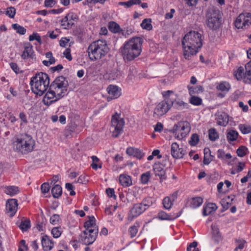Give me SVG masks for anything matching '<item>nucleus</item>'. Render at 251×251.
<instances>
[{
    "instance_id": "obj_1",
    "label": "nucleus",
    "mask_w": 251,
    "mask_h": 251,
    "mask_svg": "<svg viewBox=\"0 0 251 251\" xmlns=\"http://www.w3.org/2000/svg\"><path fill=\"white\" fill-rule=\"evenodd\" d=\"M201 34L197 31H190L183 38L182 44L183 55L186 59L189 60L198 52L202 46Z\"/></svg>"
},
{
    "instance_id": "obj_42",
    "label": "nucleus",
    "mask_w": 251,
    "mask_h": 251,
    "mask_svg": "<svg viewBox=\"0 0 251 251\" xmlns=\"http://www.w3.org/2000/svg\"><path fill=\"white\" fill-rule=\"evenodd\" d=\"M162 203L164 208L166 209H170L172 205V202L168 197H166L163 199Z\"/></svg>"
},
{
    "instance_id": "obj_2",
    "label": "nucleus",
    "mask_w": 251,
    "mask_h": 251,
    "mask_svg": "<svg viewBox=\"0 0 251 251\" xmlns=\"http://www.w3.org/2000/svg\"><path fill=\"white\" fill-rule=\"evenodd\" d=\"M143 42V39L140 37H134L126 41L121 48L124 59L131 61L137 57L142 51Z\"/></svg>"
},
{
    "instance_id": "obj_39",
    "label": "nucleus",
    "mask_w": 251,
    "mask_h": 251,
    "mask_svg": "<svg viewBox=\"0 0 251 251\" xmlns=\"http://www.w3.org/2000/svg\"><path fill=\"white\" fill-rule=\"evenodd\" d=\"M190 102L195 105H200L201 104L202 100L199 97L192 96L189 100Z\"/></svg>"
},
{
    "instance_id": "obj_59",
    "label": "nucleus",
    "mask_w": 251,
    "mask_h": 251,
    "mask_svg": "<svg viewBox=\"0 0 251 251\" xmlns=\"http://www.w3.org/2000/svg\"><path fill=\"white\" fill-rule=\"evenodd\" d=\"M51 233L54 238H58L61 235V231L58 227H53L51 230Z\"/></svg>"
},
{
    "instance_id": "obj_54",
    "label": "nucleus",
    "mask_w": 251,
    "mask_h": 251,
    "mask_svg": "<svg viewBox=\"0 0 251 251\" xmlns=\"http://www.w3.org/2000/svg\"><path fill=\"white\" fill-rule=\"evenodd\" d=\"M214 156L211 154H205L204 155L203 163L205 165H208L213 159Z\"/></svg>"
},
{
    "instance_id": "obj_19",
    "label": "nucleus",
    "mask_w": 251,
    "mask_h": 251,
    "mask_svg": "<svg viewBox=\"0 0 251 251\" xmlns=\"http://www.w3.org/2000/svg\"><path fill=\"white\" fill-rule=\"evenodd\" d=\"M109 94V99H115L118 98L121 94V90L118 86L115 85H110L107 88Z\"/></svg>"
},
{
    "instance_id": "obj_3",
    "label": "nucleus",
    "mask_w": 251,
    "mask_h": 251,
    "mask_svg": "<svg viewBox=\"0 0 251 251\" xmlns=\"http://www.w3.org/2000/svg\"><path fill=\"white\" fill-rule=\"evenodd\" d=\"M49 84L48 75L42 72L36 74L31 78L30 82L32 92L39 96H42L46 91Z\"/></svg>"
},
{
    "instance_id": "obj_33",
    "label": "nucleus",
    "mask_w": 251,
    "mask_h": 251,
    "mask_svg": "<svg viewBox=\"0 0 251 251\" xmlns=\"http://www.w3.org/2000/svg\"><path fill=\"white\" fill-rule=\"evenodd\" d=\"M151 19H145L141 24V26L145 29L150 30L152 29V26L151 24Z\"/></svg>"
},
{
    "instance_id": "obj_52",
    "label": "nucleus",
    "mask_w": 251,
    "mask_h": 251,
    "mask_svg": "<svg viewBox=\"0 0 251 251\" xmlns=\"http://www.w3.org/2000/svg\"><path fill=\"white\" fill-rule=\"evenodd\" d=\"M59 215L58 214H54L50 218V223L53 225H56L59 223Z\"/></svg>"
},
{
    "instance_id": "obj_30",
    "label": "nucleus",
    "mask_w": 251,
    "mask_h": 251,
    "mask_svg": "<svg viewBox=\"0 0 251 251\" xmlns=\"http://www.w3.org/2000/svg\"><path fill=\"white\" fill-rule=\"evenodd\" d=\"M202 202L203 200L201 198H194L191 200L190 206L192 208H196L199 207Z\"/></svg>"
},
{
    "instance_id": "obj_14",
    "label": "nucleus",
    "mask_w": 251,
    "mask_h": 251,
    "mask_svg": "<svg viewBox=\"0 0 251 251\" xmlns=\"http://www.w3.org/2000/svg\"><path fill=\"white\" fill-rule=\"evenodd\" d=\"M147 209L141 203L135 204L130 210L128 216V220L130 221L140 215L145 210Z\"/></svg>"
},
{
    "instance_id": "obj_40",
    "label": "nucleus",
    "mask_w": 251,
    "mask_h": 251,
    "mask_svg": "<svg viewBox=\"0 0 251 251\" xmlns=\"http://www.w3.org/2000/svg\"><path fill=\"white\" fill-rule=\"evenodd\" d=\"M246 73L245 77L250 81L251 80V60L245 66Z\"/></svg>"
},
{
    "instance_id": "obj_43",
    "label": "nucleus",
    "mask_w": 251,
    "mask_h": 251,
    "mask_svg": "<svg viewBox=\"0 0 251 251\" xmlns=\"http://www.w3.org/2000/svg\"><path fill=\"white\" fill-rule=\"evenodd\" d=\"M158 217L159 219L162 220H172L174 219L171 218L169 215L163 211L159 212Z\"/></svg>"
},
{
    "instance_id": "obj_57",
    "label": "nucleus",
    "mask_w": 251,
    "mask_h": 251,
    "mask_svg": "<svg viewBox=\"0 0 251 251\" xmlns=\"http://www.w3.org/2000/svg\"><path fill=\"white\" fill-rule=\"evenodd\" d=\"M41 189L43 193H47L50 190L49 184L48 182L43 183L41 187Z\"/></svg>"
},
{
    "instance_id": "obj_29",
    "label": "nucleus",
    "mask_w": 251,
    "mask_h": 251,
    "mask_svg": "<svg viewBox=\"0 0 251 251\" xmlns=\"http://www.w3.org/2000/svg\"><path fill=\"white\" fill-rule=\"evenodd\" d=\"M217 209V206L214 203H209L203 210V215L207 216Z\"/></svg>"
},
{
    "instance_id": "obj_4",
    "label": "nucleus",
    "mask_w": 251,
    "mask_h": 251,
    "mask_svg": "<svg viewBox=\"0 0 251 251\" xmlns=\"http://www.w3.org/2000/svg\"><path fill=\"white\" fill-rule=\"evenodd\" d=\"M109 49L105 40H99L91 43L88 48V53L90 60L100 59L108 52Z\"/></svg>"
},
{
    "instance_id": "obj_32",
    "label": "nucleus",
    "mask_w": 251,
    "mask_h": 251,
    "mask_svg": "<svg viewBox=\"0 0 251 251\" xmlns=\"http://www.w3.org/2000/svg\"><path fill=\"white\" fill-rule=\"evenodd\" d=\"M238 136V133L236 130H230L227 132L226 137L229 142L235 141Z\"/></svg>"
},
{
    "instance_id": "obj_13",
    "label": "nucleus",
    "mask_w": 251,
    "mask_h": 251,
    "mask_svg": "<svg viewBox=\"0 0 251 251\" xmlns=\"http://www.w3.org/2000/svg\"><path fill=\"white\" fill-rule=\"evenodd\" d=\"M60 98L57 96V93L54 92L50 87L49 90L47 92L43 98V102L44 104L49 106L53 102L56 101Z\"/></svg>"
},
{
    "instance_id": "obj_22",
    "label": "nucleus",
    "mask_w": 251,
    "mask_h": 251,
    "mask_svg": "<svg viewBox=\"0 0 251 251\" xmlns=\"http://www.w3.org/2000/svg\"><path fill=\"white\" fill-rule=\"evenodd\" d=\"M126 152L130 156H133L138 159H141L144 156L143 153L139 149L134 148H128L126 149Z\"/></svg>"
},
{
    "instance_id": "obj_53",
    "label": "nucleus",
    "mask_w": 251,
    "mask_h": 251,
    "mask_svg": "<svg viewBox=\"0 0 251 251\" xmlns=\"http://www.w3.org/2000/svg\"><path fill=\"white\" fill-rule=\"evenodd\" d=\"M150 177V173L149 172H147L145 174H142L141 177V182L144 184L147 183L149 181Z\"/></svg>"
},
{
    "instance_id": "obj_34",
    "label": "nucleus",
    "mask_w": 251,
    "mask_h": 251,
    "mask_svg": "<svg viewBox=\"0 0 251 251\" xmlns=\"http://www.w3.org/2000/svg\"><path fill=\"white\" fill-rule=\"evenodd\" d=\"M108 28L110 31L113 33H118L120 30L119 25L114 22H110L109 23Z\"/></svg>"
},
{
    "instance_id": "obj_55",
    "label": "nucleus",
    "mask_w": 251,
    "mask_h": 251,
    "mask_svg": "<svg viewBox=\"0 0 251 251\" xmlns=\"http://www.w3.org/2000/svg\"><path fill=\"white\" fill-rule=\"evenodd\" d=\"M138 228L137 226H131L129 229V232L130 233V235L131 237L133 238L135 237L137 233Z\"/></svg>"
},
{
    "instance_id": "obj_11",
    "label": "nucleus",
    "mask_w": 251,
    "mask_h": 251,
    "mask_svg": "<svg viewBox=\"0 0 251 251\" xmlns=\"http://www.w3.org/2000/svg\"><path fill=\"white\" fill-rule=\"evenodd\" d=\"M98 233V228L84 230L80 234L79 240L86 245L92 244L96 240Z\"/></svg>"
},
{
    "instance_id": "obj_61",
    "label": "nucleus",
    "mask_w": 251,
    "mask_h": 251,
    "mask_svg": "<svg viewBox=\"0 0 251 251\" xmlns=\"http://www.w3.org/2000/svg\"><path fill=\"white\" fill-rule=\"evenodd\" d=\"M106 193L108 197L113 198L114 199H116V196L115 195V191L113 189L110 188L106 189Z\"/></svg>"
},
{
    "instance_id": "obj_63",
    "label": "nucleus",
    "mask_w": 251,
    "mask_h": 251,
    "mask_svg": "<svg viewBox=\"0 0 251 251\" xmlns=\"http://www.w3.org/2000/svg\"><path fill=\"white\" fill-rule=\"evenodd\" d=\"M228 200H229V197L226 199H223L221 201V204L225 210L228 208L229 202L227 201Z\"/></svg>"
},
{
    "instance_id": "obj_60",
    "label": "nucleus",
    "mask_w": 251,
    "mask_h": 251,
    "mask_svg": "<svg viewBox=\"0 0 251 251\" xmlns=\"http://www.w3.org/2000/svg\"><path fill=\"white\" fill-rule=\"evenodd\" d=\"M66 188L68 190L70 191V195L71 196H74L75 194V192L74 190V186L71 183H67L66 184Z\"/></svg>"
},
{
    "instance_id": "obj_26",
    "label": "nucleus",
    "mask_w": 251,
    "mask_h": 251,
    "mask_svg": "<svg viewBox=\"0 0 251 251\" xmlns=\"http://www.w3.org/2000/svg\"><path fill=\"white\" fill-rule=\"evenodd\" d=\"M173 106L178 110H183L188 108L189 104L180 100H176L173 101Z\"/></svg>"
},
{
    "instance_id": "obj_20",
    "label": "nucleus",
    "mask_w": 251,
    "mask_h": 251,
    "mask_svg": "<svg viewBox=\"0 0 251 251\" xmlns=\"http://www.w3.org/2000/svg\"><path fill=\"white\" fill-rule=\"evenodd\" d=\"M41 243L43 249L45 251H49L53 247V242L46 235L42 236Z\"/></svg>"
},
{
    "instance_id": "obj_46",
    "label": "nucleus",
    "mask_w": 251,
    "mask_h": 251,
    "mask_svg": "<svg viewBox=\"0 0 251 251\" xmlns=\"http://www.w3.org/2000/svg\"><path fill=\"white\" fill-rule=\"evenodd\" d=\"M244 76L245 77V73H244V70L242 67H239L237 71L236 74H235V76L238 80H240L242 78L243 76Z\"/></svg>"
},
{
    "instance_id": "obj_45",
    "label": "nucleus",
    "mask_w": 251,
    "mask_h": 251,
    "mask_svg": "<svg viewBox=\"0 0 251 251\" xmlns=\"http://www.w3.org/2000/svg\"><path fill=\"white\" fill-rule=\"evenodd\" d=\"M199 141V136L197 134H193L189 141V144L192 146H196Z\"/></svg>"
},
{
    "instance_id": "obj_31",
    "label": "nucleus",
    "mask_w": 251,
    "mask_h": 251,
    "mask_svg": "<svg viewBox=\"0 0 251 251\" xmlns=\"http://www.w3.org/2000/svg\"><path fill=\"white\" fill-rule=\"evenodd\" d=\"M212 233L215 240L218 242L221 239V234L219 229L216 225L211 226Z\"/></svg>"
},
{
    "instance_id": "obj_56",
    "label": "nucleus",
    "mask_w": 251,
    "mask_h": 251,
    "mask_svg": "<svg viewBox=\"0 0 251 251\" xmlns=\"http://www.w3.org/2000/svg\"><path fill=\"white\" fill-rule=\"evenodd\" d=\"M10 66L11 69L16 74H19L22 72L16 63L12 62L10 64Z\"/></svg>"
},
{
    "instance_id": "obj_6",
    "label": "nucleus",
    "mask_w": 251,
    "mask_h": 251,
    "mask_svg": "<svg viewBox=\"0 0 251 251\" xmlns=\"http://www.w3.org/2000/svg\"><path fill=\"white\" fill-rule=\"evenodd\" d=\"M206 24L211 29H217L221 25V15L220 10L214 6L208 8L206 14Z\"/></svg>"
},
{
    "instance_id": "obj_48",
    "label": "nucleus",
    "mask_w": 251,
    "mask_h": 251,
    "mask_svg": "<svg viewBox=\"0 0 251 251\" xmlns=\"http://www.w3.org/2000/svg\"><path fill=\"white\" fill-rule=\"evenodd\" d=\"M16 14V9L14 7H10L7 8L6 15L11 18H13Z\"/></svg>"
},
{
    "instance_id": "obj_58",
    "label": "nucleus",
    "mask_w": 251,
    "mask_h": 251,
    "mask_svg": "<svg viewBox=\"0 0 251 251\" xmlns=\"http://www.w3.org/2000/svg\"><path fill=\"white\" fill-rule=\"evenodd\" d=\"M27 251V246L25 244V241L24 240L21 241L19 247V251Z\"/></svg>"
},
{
    "instance_id": "obj_51",
    "label": "nucleus",
    "mask_w": 251,
    "mask_h": 251,
    "mask_svg": "<svg viewBox=\"0 0 251 251\" xmlns=\"http://www.w3.org/2000/svg\"><path fill=\"white\" fill-rule=\"evenodd\" d=\"M34 40H36L40 44L42 43L41 37L37 33H33L29 37V40L30 41H32Z\"/></svg>"
},
{
    "instance_id": "obj_12",
    "label": "nucleus",
    "mask_w": 251,
    "mask_h": 251,
    "mask_svg": "<svg viewBox=\"0 0 251 251\" xmlns=\"http://www.w3.org/2000/svg\"><path fill=\"white\" fill-rule=\"evenodd\" d=\"M236 28H246L251 24V14L249 13L240 14L234 22Z\"/></svg>"
},
{
    "instance_id": "obj_36",
    "label": "nucleus",
    "mask_w": 251,
    "mask_h": 251,
    "mask_svg": "<svg viewBox=\"0 0 251 251\" xmlns=\"http://www.w3.org/2000/svg\"><path fill=\"white\" fill-rule=\"evenodd\" d=\"M12 28L16 30V32L21 35H24L26 32V29L17 24H14L12 25Z\"/></svg>"
},
{
    "instance_id": "obj_38",
    "label": "nucleus",
    "mask_w": 251,
    "mask_h": 251,
    "mask_svg": "<svg viewBox=\"0 0 251 251\" xmlns=\"http://www.w3.org/2000/svg\"><path fill=\"white\" fill-rule=\"evenodd\" d=\"M217 88L222 91H228L230 89V85L227 82H223L217 86Z\"/></svg>"
},
{
    "instance_id": "obj_37",
    "label": "nucleus",
    "mask_w": 251,
    "mask_h": 251,
    "mask_svg": "<svg viewBox=\"0 0 251 251\" xmlns=\"http://www.w3.org/2000/svg\"><path fill=\"white\" fill-rule=\"evenodd\" d=\"M239 129L243 134H248L251 132V126L245 124L239 126Z\"/></svg>"
},
{
    "instance_id": "obj_18",
    "label": "nucleus",
    "mask_w": 251,
    "mask_h": 251,
    "mask_svg": "<svg viewBox=\"0 0 251 251\" xmlns=\"http://www.w3.org/2000/svg\"><path fill=\"white\" fill-rule=\"evenodd\" d=\"M34 56V54L32 46L30 43L25 44L24 47V50L21 55L22 58L24 59L28 58L33 59Z\"/></svg>"
},
{
    "instance_id": "obj_16",
    "label": "nucleus",
    "mask_w": 251,
    "mask_h": 251,
    "mask_svg": "<svg viewBox=\"0 0 251 251\" xmlns=\"http://www.w3.org/2000/svg\"><path fill=\"white\" fill-rule=\"evenodd\" d=\"M185 152L182 148H179L177 143H173L171 146V154L174 158H181L185 154Z\"/></svg>"
},
{
    "instance_id": "obj_25",
    "label": "nucleus",
    "mask_w": 251,
    "mask_h": 251,
    "mask_svg": "<svg viewBox=\"0 0 251 251\" xmlns=\"http://www.w3.org/2000/svg\"><path fill=\"white\" fill-rule=\"evenodd\" d=\"M119 181L121 185L125 187H127L132 184L130 176L126 175H121L119 177Z\"/></svg>"
},
{
    "instance_id": "obj_28",
    "label": "nucleus",
    "mask_w": 251,
    "mask_h": 251,
    "mask_svg": "<svg viewBox=\"0 0 251 251\" xmlns=\"http://www.w3.org/2000/svg\"><path fill=\"white\" fill-rule=\"evenodd\" d=\"M4 189V193L11 196L17 194L19 192L18 187L15 186H6Z\"/></svg>"
},
{
    "instance_id": "obj_21",
    "label": "nucleus",
    "mask_w": 251,
    "mask_h": 251,
    "mask_svg": "<svg viewBox=\"0 0 251 251\" xmlns=\"http://www.w3.org/2000/svg\"><path fill=\"white\" fill-rule=\"evenodd\" d=\"M217 124L225 126L228 123V116L225 112L219 113L217 115Z\"/></svg>"
},
{
    "instance_id": "obj_8",
    "label": "nucleus",
    "mask_w": 251,
    "mask_h": 251,
    "mask_svg": "<svg viewBox=\"0 0 251 251\" xmlns=\"http://www.w3.org/2000/svg\"><path fill=\"white\" fill-rule=\"evenodd\" d=\"M191 130L190 124L187 121H180L175 124L171 131L176 138L181 140L185 138Z\"/></svg>"
},
{
    "instance_id": "obj_23",
    "label": "nucleus",
    "mask_w": 251,
    "mask_h": 251,
    "mask_svg": "<svg viewBox=\"0 0 251 251\" xmlns=\"http://www.w3.org/2000/svg\"><path fill=\"white\" fill-rule=\"evenodd\" d=\"M73 13H68L63 19L61 21V25L64 26L65 29H69L72 27L74 24L73 22L69 21L68 18H72Z\"/></svg>"
},
{
    "instance_id": "obj_50",
    "label": "nucleus",
    "mask_w": 251,
    "mask_h": 251,
    "mask_svg": "<svg viewBox=\"0 0 251 251\" xmlns=\"http://www.w3.org/2000/svg\"><path fill=\"white\" fill-rule=\"evenodd\" d=\"M188 88L189 90V94L192 97V96H194V95L198 93L199 91H202V87L200 86L199 87H190L189 86H188Z\"/></svg>"
},
{
    "instance_id": "obj_35",
    "label": "nucleus",
    "mask_w": 251,
    "mask_h": 251,
    "mask_svg": "<svg viewBox=\"0 0 251 251\" xmlns=\"http://www.w3.org/2000/svg\"><path fill=\"white\" fill-rule=\"evenodd\" d=\"M19 228L23 231H26L30 227V222L28 220L21 221L19 225Z\"/></svg>"
},
{
    "instance_id": "obj_7",
    "label": "nucleus",
    "mask_w": 251,
    "mask_h": 251,
    "mask_svg": "<svg viewBox=\"0 0 251 251\" xmlns=\"http://www.w3.org/2000/svg\"><path fill=\"white\" fill-rule=\"evenodd\" d=\"M68 86L69 83L66 78L63 76H59L54 79L50 87L57 93L59 98H62L67 94Z\"/></svg>"
},
{
    "instance_id": "obj_44",
    "label": "nucleus",
    "mask_w": 251,
    "mask_h": 251,
    "mask_svg": "<svg viewBox=\"0 0 251 251\" xmlns=\"http://www.w3.org/2000/svg\"><path fill=\"white\" fill-rule=\"evenodd\" d=\"M248 149L245 146L240 147L236 151V153L238 156L240 157H244L246 154Z\"/></svg>"
},
{
    "instance_id": "obj_62",
    "label": "nucleus",
    "mask_w": 251,
    "mask_h": 251,
    "mask_svg": "<svg viewBox=\"0 0 251 251\" xmlns=\"http://www.w3.org/2000/svg\"><path fill=\"white\" fill-rule=\"evenodd\" d=\"M46 57L47 58L49 59V61L53 64L55 62V59L54 57L52 56V54L51 52H48L46 53Z\"/></svg>"
},
{
    "instance_id": "obj_64",
    "label": "nucleus",
    "mask_w": 251,
    "mask_h": 251,
    "mask_svg": "<svg viewBox=\"0 0 251 251\" xmlns=\"http://www.w3.org/2000/svg\"><path fill=\"white\" fill-rule=\"evenodd\" d=\"M64 56L69 61L72 60V57L71 54V50L69 48H67L63 52Z\"/></svg>"
},
{
    "instance_id": "obj_9",
    "label": "nucleus",
    "mask_w": 251,
    "mask_h": 251,
    "mask_svg": "<svg viewBox=\"0 0 251 251\" xmlns=\"http://www.w3.org/2000/svg\"><path fill=\"white\" fill-rule=\"evenodd\" d=\"M173 106V100L166 99L160 101L154 109L153 117L159 118L165 114Z\"/></svg>"
},
{
    "instance_id": "obj_17",
    "label": "nucleus",
    "mask_w": 251,
    "mask_h": 251,
    "mask_svg": "<svg viewBox=\"0 0 251 251\" xmlns=\"http://www.w3.org/2000/svg\"><path fill=\"white\" fill-rule=\"evenodd\" d=\"M153 171L155 176L159 177L161 181L166 179L165 171L162 164L155 163L153 166Z\"/></svg>"
},
{
    "instance_id": "obj_41",
    "label": "nucleus",
    "mask_w": 251,
    "mask_h": 251,
    "mask_svg": "<svg viewBox=\"0 0 251 251\" xmlns=\"http://www.w3.org/2000/svg\"><path fill=\"white\" fill-rule=\"evenodd\" d=\"M209 138L211 141H215L218 138V135L215 129L210 128L209 131Z\"/></svg>"
},
{
    "instance_id": "obj_24",
    "label": "nucleus",
    "mask_w": 251,
    "mask_h": 251,
    "mask_svg": "<svg viewBox=\"0 0 251 251\" xmlns=\"http://www.w3.org/2000/svg\"><path fill=\"white\" fill-rule=\"evenodd\" d=\"M89 220L85 222L84 226L86 228L85 230H89L98 228L96 226L95 219L94 216H88Z\"/></svg>"
},
{
    "instance_id": "obj_5",
    "label": "nucleus",
    "mask_w": 251,
    "mask_h": 251,
    "mask_svg": "<svg viewBox=\"0 0 251 251\" xmlns=\"http://www.w3.org/2000/svg\"><path fill=\"white\" fill-rule=\"evenodd\" d=\"M16 150L22 154L32 151L35 146V142L32 137L27 134L22 135L14 142Z\"/></svg>"
},
{
    "instance_id": "obj_49",
    "label": "nucleus",
    "mask_w": 251,
    "mask_h": 251,
    "mask_svg": "<svg viewBox=\"0 0 251 251\" xmlns=\"http://www.w3.org/2000/svg\"><path fill=\"white\" fill-rule=\"evenodd\" d=\"M198 243L196 241H194L191 243L187 247V251H199V249L197 247Z\"/></svg>"
},
{
    "instance_id": "obj_27",
    "label": "nucleus",
    "mask_w": 251,
    "mask_h": 251,
    "mask_svg": "<svg viewBox=\"0 0 251 251\" xmlns=\"http://www.w3.org/2000/svg\"><path fill=\"white\" fill-rule=\"evenodd\" d=\"M62 188L59 184L53 185L51 189V193L54 198H58L62 195Z\"/></svg>"
},
{
    "instance_id": "obj_47",
    "label": "nucleus",
    "mask_w": 251,
    "mask_h": 251,
    "mask_svg": "<svg viewBox=\"0 0 251 251\" xmlns=\"http://www.w3.org/2000/svg\"><path fill=\"white\" fill-rule=\"evenodd\" d=\"M153 203L152 200L151 198H146L143 200L142 202L141 203L144 207L147 208L151 206Z\"/></svg>"
},
{
    "instance_id": "obj_15",
    "label": "nucleus",
    "mask_w": 251,
    "mask_h": 251,
    "mask_svg": "<svg viewBox=\"0 0 251 251\" xmlns=\"http://www.w3.org/2000/svg\"><path fill=\"white\" fill-rule=\"evenodd\" d=\"M18 201L16 199H11L7 200L6 208L7 213L10 217H13L16 213L18 208Z\"/></svg>"
},
{
    "instance_id": "obj_10",
    "label": "nucleus",
    "mask_w": 251,
    "mask_h": 251,
    "mask_svg": "<svg viewBox=\"0 0 251 251\" xmlns=\"http://www.w3.org/2000/svg\"><path fill=\"white\" fill-rule=\"evenodd\" d=\"M111 126L114 128L112 131V136L118 137L122 132L125 121L123 118L120 117V115L117 113L113 115L111 119Z\"/></svg>"
}]
</instances>
